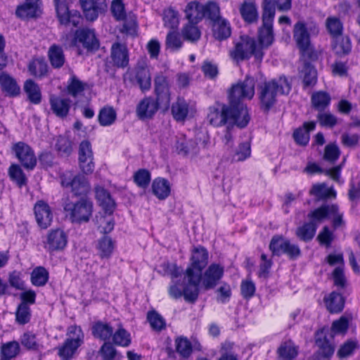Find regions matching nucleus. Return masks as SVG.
<instances>
[{
    "instance_id": "1",
    "label": "nucleus",
    "mask_w": 360,
    "mask_h": 360,
    "mask_svg": "<svg viewBox=\"0 0 360 360\" xmlns=\"http://www.w3.org/2000/svg\"><path fill=\"white\" fill-rule=\"evenodd\" d=\"M207 118L209 123L214 127L229 124L243 128L250 121L247 110L242 107L238 112L230 103L228 105L217 104L210 107Z\"/></svg>"
},
{
    "instance_id": "2",
    "label": "nucleus",
    "mask_w": 360,
    "mask_h": 360,
    "mask_svg": "<svg viewBox=\"0 0 360 360\" xmlns=\"http://www.w3.org/2000/svg\"><path fill=\"white\" fill-rule=\"evenodd\" d=\"M291 85L285 77H280L264 82L259 89V96L262 108L268 110L276 101L278 95L288 94Z\"/></svg>"
},
{
    "instance_id": "3",
    "label": "nucleus",
    "mask_w": 360,
    "mask_h": 360,
    "mask_svg": "<svg viewBox=\"0 0 360 360\" xmlns=\"http://www.w3.org/2000/svg\"><path fill=\"white\" fill-rule=\"evenodd\" d=\"M229 54L237 62L248 60L252 56L257 61L261 62L264 56V53L256 40L248 35L241 36L235 42V46Z\"/></svg>"
},
{
    "instance_id": "4",
    "label": "nucleus",
    "mask_w": 360,
    "mask_h": 360,
    "mask_svg": "<svg viewBox=\"0 0 360 360\" xmlns=\"http://www.w3.org/2000/svg\"><path fill=\"white\" fill-rule=\"evenodd\" d=\"M255 81L252 77L247 76L245 79L233 84L229 91V103L238 112L242 107L248 110L247 107L242 103V100H251L255 95Z\"/></svg>"
},
{
    "instance_id": "5",
    "label": "nucleus",
    "mask_w": 360,
    "mask_h": 360,
    "mask_svg": "<svg viewBox=\"0 0 360 360\" xmlns=\"http://www.w3.org/2000/svg\"><path fill=\"white\" fill-rule=\"evenodd\" d=\"M310 216L321 223L325 219H329L333 230H344L346 227L344 213L336 204H323L311 212Z\"/></svg>"
},
{
    "instance_id": "6",
    "label": "nucleus",
    "mask_w": 360,
    "mask_h": 360,
    "mask_svg": "<svg viewBox=\"0 0 360 360\" xmlns=\"http://www.w3.org/2000/svg\"><path fill=\"white\" fill-rule=\"evenodd\" d=\"M271 0H263L262 25L259 30L258 45L262 48L270 46L274 41L273 22L276 14L275 8L271 5Z\"/></svg>"
},
{
    "instance_id": "7",
    "label": "nucleus",
    "mask_w": 360,
    "mask_h": 360,
    "mask_svg": "<svg viewBox=\"0 0 360 360\" xmlns=\"http://www.w3.org/2000/svg\"><path fill=\"white\" fill-rule=\"evenodd\" d=\"M219 11V6L213 1H208L206 4L202 5L199 2L194 1L189 2L185 9V18L188 22L198 24L204 18H215Z\"/></svg>"
},
{
    "instance_id": "8",
    "label": "nucleus",
    "mask_w": 360,
    "mask_h": 360,
    "mask_svg": "<svg viewBox=\"0 0 360 360\" xmlns=\"http://www.w3.org/2000/svg\"><path fill=\"white\" fill-rule=\"evenodd\" d=\"M61 186L75 195H83L90 191V184L84 175L71 170L62 172L60 175Z\"/></svg>"
},
{
    "instance_id": "9",
    "label": "nucleus",
    "mask_w": 360,
    "mask_h": 360,
    "mask_svg": "<svg viewBox=\"0 0 360 360\" xmlns=\"http://www.w3.org/2000/svg\"><path fill=\"white\" fill-rule=\"evenodd\" d=\"M63 209L72 222H87L92 215L93 203L87 198H81L75 202H65Z\"/></svg>"
},
{
    "instance_id": "10",
    "label": "nucleus",
    "mask_w": 360,
    "mask_h": 360,
    "mask_svg": "<svg viewBox=\"0 0 360 360\" xmlns=\"http://www.w3.org/2000/svg\"><path fill=\"white\" fill-rule=\"evenodd\" d=\"M84 338V335L80 327L70 326L68 329L65 341L58 348V354L60 359L70 360L77 349L83 344Z\"/></svg>"
},
{
    "instance_id": "11",
    "label": "nucleus",
    "mask_w": 360,
    "mask_h": 360,
    "mask_svg": "<svg viewBox=\"0 0 360 360\" xmlns=\"http://www.w3.org/2000/svg\"><path fill=\"white\" fill-rule=\"evenodd\" d=\"M319 33L318 27L314 24H307L302 20L297 21L293 27V38L302 53L310 50V35Z\"/></svg>"
},
{
    "instance_id": "12",
    "label": "nucleus",
    "mask_w": 360,
    "mask_h": 360,
    "mask_svg": "<svg viewBox=\"0 0 360 360\" xmlns=\"http://www.w3.org/2000/svg\"><path fill=\"white\" fill-rule=\"evenodd\" d=\"M125 77L132 84H137L142 91H148L151 86V76L149 66L143 61H139L136 66L129 70Z\"/></svg>"
},
{
    "instance_id": "13",
    "label": "nucleus",
    "mask_w": 360,
    "mask_h": 360,
    "mask_svg": "<svg viewBox=\"0 0 360 360\" xmlns=\"http://www.w3.org/2000/svg\"><path fill=\"white\" fill-rule=\"evenodd\" d=\"M171 80L163 72H159L155 76L154 91L157 101L166 108L171 101Z\"/></svg>"
},
{
    "instance_id": "14",
    "label": "nucleus",
    "mask_w": 360,
    "mask_h": 360,
    "mask_svg": "<svg viewBox=\"0 0 360 360\" xmlns=\"http://www.w3.org/2000/svg\"><path fill=\"white\" fill-rule=\"evenodd\" d=\"M269 249L274 255L285 254L290 258H296L300 255L299 247L281 236H274L270 242Z\"/></svg>"
},
{
    "instance_id": "15",
    "label": "nucleus",
    "mask_w": 360,
    "mask_h": 360,
    "mask_svg": "<svg viewBox=\"0 0 360 360\" xmlns=\"http://www.w3.org/2000/svg\"><path fill=\"white\" fill-rule=\"evenodd\" d=\"M53 3L60 24L74 27L79 25L82 20L80 13L77 11H70L66 0H53Z\"/></svg>"
},
{
    "instance_id": "16",
    "label": "nucleus",
    "mask_w": 360,
    "mask_h": 360,
    "mask_svg": "<svg viewBox=\"0 0 360 360\" xmlns=\"http://www.w3.org/2000/svg\"><path fill=\"white\" fill-rule=\"evenodd\" d=\"M68 244V235L61 229L50 230L44 240V248L49 252L61 251Z\"/></svg>"
},
{
    "instance_id": "17",
    "label": "nucleus",
    "mask_w": 360,
    "mask_h": 360,
    "mask_svg": "<svg viewBox=\"0 0 360 360\" xmlns=\"http://www.w3.org/2000/svg\"><path fill=\"white\" fill-rule=\"evenodd\" d=\"M12 150L25 168L34 169L37 165V158L30 146L24 142H18L13 146Z\"/></svg>"
},
{
    "instance_id": "18",
    "label": "nucleus",
    "mask_w": 360,
    "mask_h": 360,
    "mask_svg": "<svg viewBox=\"0 0 360 360\" xmlns=\"http://www.w3.org/2000/svg\"><path fill=\"white\" fill-rule=\"evenodd\" d=\"M224 268L219 264H211L203 274L201 273L200 281L205 290L214 288L223 277Z\"/></svg>"
},
{
    "instance_id": "19",
    "label": "nucleus",
    "mask_w": 360,
    "mask_h": 360,
    "mask_svg": "<svg viewBox=\"0 0 360 360\" xmlns=\"http://www.w3.org/2000/svg\"><path fill=\"white\" fill-rule=\"evenodd\" d=\"M75 44H82L87 51H97L100 46V42L96 36L95 31L89 28H82L75 32Z\"/></svg>"
},
{
    "instance_id": "20",
    "label": "nucleus",
    "mask_w": 360,
    "mask_h": 360,
    "mask_svg": "<svg viewBox=\"0 0 360 360\" xmlns=\"http://www.w3.org/2000/svg\"><path fill=\"white\" fill-rule=\"evenodd\" d=\"M208 260V252L202 247L195 248L192 253L191 263L186 270V273L195 274L194 278H197L198 275L201 276L202 269L207 265Z\"/></svg>"
},
{
    "instance_id": "21",
    "label": "nucleus",
    "mask_w": 360,
    "mask_h": 360,
    "mask_svg": "<svg viewBox=\"0 0 360 360\" xmlns=\"http://www.w3.org/2000/svg\"><path fill=\"white\" fill-rule=\"evenodd\" d=\"M84 14L88 20L94 21L107 8L105 0H79Z\"/></svg>"
},
{
    "instance_id": "22",
    "label": "nucleus",
    "mask_w": 360,
    "mask_h": 360,
    "mask_svg": "<svg viewBox=\"0 0 360 360\" xmlns=\"http://www.w3.org/2000/svg\"><path fill=\"white\" fill-rule=\"evenodd\" d=\"M34 212L37 223L41 229L51 226L53 212L47 202L44 200L37 201L34 206Z\"/></svg>"
},
{
    "instance_id": "23",
    "label": "nucleus",
    "mask_w": 360,
    "mask_h": 360,
    "mask_svg": "<svg viewBox=\"0 0 360 360\" xmlns=\"http://www.w3.org/2000/svg\"><path fill=\"white\" fill-rule=\"evenodd\" d=\"M195 274L191 273H185V278L187 281V284L184 288V297L186 301L189 302H194L198 299L199 295V288L201 276H197L194 278Z\"/></svg>"
},
{
    "instance_id": "24",
    "label": "nucleus",
    "mask_w": 360,
    "mask_h": 360,
    "mask_svg": "<svg viewBox=\"0 0 360 360\" xmlns=\"http://www.w3.org/2000/svg\"><path fill=\"white\" fill-rule=\"evenodd\" d=\"M212 22L213 31L215 37L219 40L229 38L231 34V29L229 22L220 15V9L215 18H210Z\"/></svg>"
},
{
    "instance_id": "25",
    "label": "nucleus",
    "mask_w": 360,
    "mask_h": 360,
    "mask_svg": "<svg viewBox=\"0 0 360 360\" xmlns=\"http://www.w3.org/2000/svg\"><path fill=\"white\" fill-rule=\"evenodd\" d=\"M195 111L193 105L182 98H178L172 105V114L178 122L184 121L186 117Z\"/></svg>"
},
{
    "instance_id": "26",
    "label": "nucleus",
    "mask_w": 360,
    "mask_h": 360,
    "mask_svg": "<svg viewBox=\"0 0 360 360\" xmlns=\"http://www.w3.org/2000/svg\"><path fill=\"white\" fill-rule=\"evenodd\" d=\"M49 103L52 112L57 117L64 118L69 112L71 101L68 98L51 95L49 97Z\"/></svg>"
},
{
    "instance_id": "27",
    "label": "nucleus",
    "mask_w": 360,
    "mask_h": 360,
    "mask_svg": "<svg viewBox=\"0 0 360 360\" xmlns=\"http://www.w3.org/2000/svg\"><path fill=\"white\" fill-rule=\"evenodd\" d=\"M239 13L243 20L248 24L257 22L259 19L257 7L254 1H244L239 6Z\"/></svg>"
},
{
    "instance_id": "28",
    "label": "nucleus",
    "mask_w": 360,
    "mask_h": 360,
    "mask_svg": "<svg viewBox=\"0 0 360 360\" xmlns=\"http://www.w3.org/2000/svg\"><path fill=\"white\" fill-rule=\"evenodd\" d=\"M40 0H25L17 7L15 14L20 18H33L40 12Z\"/></svg>"
},
{
    "instance_id": "29",
    "label": "nucleus",
    "mask_w": 360,
    "mask_h": 360,
    "mask_svg": "<svg viewBox=\"0 0 360 360\" xmlns=\"http://www.w3.org/2000/svg\"><path fill=\"white\" fill-rule=\"evenodd\" d=\"M158 102L151 97L143 98L137 105L136 114L141 119L150 118L158 110Z\"/></svg>"
},
{
    "instance_id": "30",
    "label": "nucleus",
    "mask_w": 360,
    "mask_h": 360,
    "mask_svg": "<svg viewBox=\"0 0 360 360\" xmlns=\"http://www.w3.org/2000/svg\"><path fill=\"white\" fill-rule=\"evenodd\" d=\"M315 338L319 354L323 358H330L334 354L335 345L328 341L323 330L316 332Z\"/></svg>"
},
{
    "instance_id": "31",
    "label": "nucleus",
    "mask_w": 360,
    "mask_h": 360,
    "mask_svg": "<svg viewBox=\"0 0 360 360\" xmlns=\"http://www.w3.org/2000/svg\"><path fill=\"white\" fill-rule=\"evenodd\" d=\"M111 59L115 65L124 68L129 63V57L126 46L120 43H115L111 47Z\"/></svg>"
},
{
    "instance_id": "32",
    "label": "nucleus",
    "mask_w": 360,
    "mask_h": 360,
    "mask_svg": "<svg viewBox=\"0 0 360 360\" xmlns=\"http://www.w3.org/2000/svg\"><path fill=\"white\" fill-rule=\"evenodd\" d=\"M308 217L311 221L299 226L295 233L297 238L304 242L312 240L315 236L318 224L321 223L320 221L314 220L313 217L310 216V212L308 214Z\"/></svg>"
},
{
    "instance_id": "33",
    "label": "nucleus",
    "mask_w": 360,
    "mask_h": 360,
    "mask_svg": "<svg viewBox=\"0 0 360 360\" xmlns=\"http://www.w3.org/2000/svg\"><path fill=\"white\" fill-rule=\"evenodd\" d=\"M96 198L105 211V212H113L115 203L107 190L101 186L95 188Z\"/></svg>"
},
{
    "instance_id": "34",
    "label": "nucleus",
    "mask_w": 360,
    "mask_h": 360,
    "mask_svg": "<svg viewBox=\"0 0 360 360\" xmlns=\"http://www.w3.org/2000/svg\"><path fill=\"white\" fill-rule=\"evenodd\" d=\"M327 309L330 313L340 312L345 306V300L340 293L332 292L323 298Z\"/></svg>"
},
{
    "instance_id": "35",
    "label": "nucleus",
    "mask_w": 360,
    "mask_h": 360,
    "mask_svg": "<svg viewBox=\"0 0 360 360\" xmlns=\"http://www.w3.org/2000/svg\"><path fill=\"white\" fill-rule=\"evenodd\" d=\"M309 193L319 200L335 199L336 198V191L334 188L328 187L325 183L314 184Z\"/></svg>"
},
{
    "instance_id": "36",
    "label": "nucleus",
    "mask_w": 360,
    "mask_h": 360,
    "mask_svg": "<svg viewBox=\"0 0 360 360\" xmlns=\"http://www.w3.org/2000/svg\"><path fill=\"white\" fill-rule=\"evenodd\" d=\"M20 343L24 347L32 351L39 352L44 349L41 340L31 331L23 333L20 338Z\"/></svg>"
},
{
    "instance_id": "37",
    "label": "nucleus",
    "mask_w": 360,
    "mask_h": 360,
    "mask_svg": "<svg viewBox=\"0 0 360 360\" xmlns=\"http://www.w3.org/2000/svg\"><path fill=\"white\" fill-rule=\"evenodd\" d=\"M175 148L176 152L182 155H186L190 153L196 154L198 153L196 143L191 140H187L183 135H181L176 139Z\"/></svg>"
},
{
    "instance_id": "38",
    "label": "nucleus",
    "mask_w": 360,
    "mask_h": 360,
    "mask_svg": "<svg viewBox=\"0 0 360 360\" xmlns=\"http://www.w3.org/2000/svg\"><path fill=\"white\" fill-rule=\"evenodd\" d=\"M0 85L2 90L11 96H17L20 93V86L16 81L5 72L0 75Z\"/></svg>"
},
{
    "instance_id": "39",
    "label": "nucleus",
    "mask_w": 360,
    "mask_h": 360,
    "mask_svg": "<svg viewBox=\"0 0 360 360\" xmlns=\"http://www.w3.org/2000/svg\"><path fill=\"white\" fill-rule=\"evenodd\" d=\"M96 248L101 259H108L114 250L115 242L110 236L105 235L98 240Z\"/></svg>"
},
{
    "instance_id": "40",
    "label": "nucleus",
    "mask_w": 360,
    "mask_h": 360,
    "mask_svg": "<svg viewBox=\"0 0 360 360\" xmlns=\"http://www.w3.org/2000/svg\"><path fill=\"white\" fill-rule=\"evenodd\" d=\"M281 360H292L297 356L298 347L291 340L281 344L277 350Z\"/></svg>"
},
{
    "instance_id": "41",
    "label": "nucleus",
    "mask_w": 360,
    "mask_h": 360,
    "mask_svg": "<svg viewBox=\"0 0 360 360\" xmlns=\"http://www.w3.org/2000/svg\"><path fill=\"white\" fill-rule=\"evenodd\" d=\"M153 194L160 200L167 198L170 193V185L169 181L162 178L155 179L152 184Z\"/></svg>"
},
{
    "instance_id": "42",
    "label": "nucleus",
    "mask_w": 360,
    "mask_h": 360,
    "mask_svg": "<svg viewBox=\"0 0 360 360\" xmlns=\"http://www.w3.org/2000/svg\"><path fill=\"white\" fill-rule=\"evenodd\" d=\"M300 75L305 86L314 85L316 82V71L310 63L304 61L300 67Z\"/></svg>"
},
{
    "instance_id": "43",
    "label": "nucleus",
    "mask_w": 360,
    "mask_h": 360,
    "mask_svg": "<svg viewBox=\"0 0 360 360\" xmlns=\"http://www.w3.org/2000/svg\"><path fill=\"white\" fill-rule=\"evenodd\" d=\"M330 96L323 91L314 92L311 97L313 108L319 111H323L330 103Z\"/></svg>"
},
{
    "instance_id": "44",
    "label": "nucleus",
    "mask_w": 360,
    "mask_h": 360,
    "mask_svg": "<svg viewBox=\"0 0 360 360\" xmlns=\"http://www.w3.org/2000/svg\"><path fill=\"white\" fill-rule=\"evenodd\" d=\"M48 56L51 65L54 68H60L64 65L65 58L60 46L56 44L51 46Z\"/></svg>"
},
{
    "instance_id": "45",
    "label": "nucleus",
    "mask_w": 360,
    "mask_h": 360,
    "mask_svg": "<svg viewBox=\"0 0 360 360\" xmlns=\"http://www.w3.org/2000/svg\"><path fill=\"white\" fill-rule=\"evenodd\" d=\"M112 212H105V214L99 213L96 215V224L100 231L104 234L110 233L115 226V221L112 215Z\"/></svg>"
},
{
    "instance_id": "46",
    "label": "nucleus",
    "mask_w": 360,
    "mask_h": 360,
    "mask_svg": "<svg viewBox=\"0 0 360 360\" xmlns=\"http://www.w3.org/2000/svg\"><path fill=\"white\" fill-rule=\"evenodd\" d=\"M112 327L107 323L98 321L92 326V334L96 338L107 340L112 335Z\"/></svg>"
},
{
    "instance_id": "47",
    "label": "nucleus",
    "mask_w": 360,
    "mask_h": 360,
    "mask_svg": "<svg viewBox=\"0 0 360 360\" xmlns=\"http://www.w3.org/2000/svg\"><path fill=\"white\" fill-rule=\"evenodd\" d=\"M184 39L191 43L198 41L201 37V32L196 23L187 22L181 29Z\"/></svg>"
},
{
    "instance_id": "48",
    "label": "nucleus",
    "mask_w": 360,
    "mask_h": 360,
    "mask_svg": "<svg viewBox=\"0 0 360 360\" xmlns=\"http://www.w3.org/2000/svg\"><path fill=\"white\" fill-rule=\"evenodd\" d=\"M24 91L29 101L34 104H39L41 100V91L39 86L31 79L25 82Z\"/></svg>"
},
{
    "instance_id": "49",
    "label": "nucleus",
    "mask_w": 360,
    "mask_h": 360,
    "mask_svg": "<svg viewBox=\"0 0 360 360\" xmlns=\"http://www.w3.org/2000/svg\"><path fill=\"white\" fill-rule=\"evenodd\" d=\"M117 113L113 108L106 106L103 108L98 115V122L101 126L112 125L116 120Z\"/></svg>"
},
{
    "instance_id": "50",
    "label": "nucleus",
    "mask_w": 360,
    "mask_h": 360,
    "mask_svg": "<svg viewBox=\"0 0 360 360\" xmlns=\"http://www.w3.org/2000/svg\"><path fill=\"white\" fill-rule=\"evenodd\" d=\"M326 26L328 32L333 38H339L341 37L343 26L338 18L334 16L327 18Z\"/></svg>"
},
{
    "instance_id": "51",
    "label": "nucleus",
    "mask_w": 360,
    "mask_h": 360,
    "mask_svg": "<svg viewBox=\"0 0 360 360\" xmlns=\"http://www.w3.org/2000/svg\"><path fill=\"white\" fill-rule=\"evenodd\" d=\"M164 25L171 30H176L179 25V13L173 8H168L163 13Z\"/></svg>"
},
{
    "instance_id": "52",
    "label": "nucleus",
    "mask_w": 360,
    "mask_h": 360,
    "mask_svg": "<svg viewBox=\"0 0 360 360\" xmlns=\"http://www.w3.org/2000/svg\"><path fill=\"white\" fill-rule=\"evenodd\" d=\"M175 347L177 353L184 358H188L192 353L191 343L186 338L182 336L176 338Z\"/></svg>"
},
{
    "instance_id": "53",
    "label": "nucleus",
    "mask_w": 360,
    "mask_h": 360,
    "mask_svg": "<svg viewBox=\"0 0 360 360\" xmlns=\"http://www.w3.org/2000/svg\"><path fill=\"white\" fill-rule=\"evenodd\" d=\"M49 279V272L45 268L39 266L35 268L31 274V281L34 285L43 286Z\"/></svg>"
},
{
    "instance_id": "54",
    "label": "nucleus",
    "mask_w": 360,
    "mask_h": 360,
    "mask_svg": "<svg viewBox=\"0 0 360 360\" xmlns=\"http://www.w3.org/2000/svg\"><path fill=\"white\" fill-rule=\"evenodd\" d=\"M20 352V346L18 342L13 341L4 344L1 347V356L5 360H10L18 355Z\"/></svg>"
},
{
    "instance_id": "55",
    "label": "nucleus",
    "mask_w": 360,
    "mask_h": 360,
    "mask_svg": "<svg viewBox=\"0 0 360 360\" xmlns=\"http://www.w3.org/2000/svg\"><path fill=\"white\" fill-rule=\"evenodd\" d=\"M112 340L116 345L127 347L131 344V335L123 328H120L114 333Z\"/></svg>"
},
{
    "instance_id": "56",
    "label": "nucleus",
    "mask_w": 360,
    "mask_h": 360,
    "mask_svg": "<svg viewBox=\"0 0 360 360\" xmlns=\"http://www.w3.org/2000/svg\"><path fill=\"white\" fill-rule=\"evenodd\" d=\"M31 319V310L26 303H20L15 312L16 321L20 325L27 323Z\"/></svg>"
},
{
    "instance_id": "57",
    "label": "nucleus",
    "mask_w": 360,
    "mask_h": 360,
    "mask_svg": "<svg viewBox=\"0 0 360 360\" xmlns=\"http://www.w3.org/2000/svg\"><path fill=\"white\" fill-rule=\"evenodd\" d=\"M357 349L358 343L356 341H347L340 346L337 352V356L340 359H347L352 356Z\"/></svg>"
},
{
    "instance_id": "58",
    "label": "nucleus",
    "mask_w": 360,
    "mask_h": 360,
    "mask_svg": "<svg viewBox=\"0 0 360 360\" xmlns=\"http://www.w3.org/2000/svg\"><path fill=\"white\" fill-rule=\"evenodd\" d=\"M182 41L178 32L174 30L168 32L165 45L166 48L173 51H178L182 46Z\"/></svg>"
},
{
    "instance_id": "59",
    "label": "nucleus",
    "mask_w": 360,
    "mask_h": 360,
    "mask_svg": "<svg viewBox=\"0 0 360 360\" xmlns=\"http://www.w3.org/2000/svg\"><path fill=\"white\" fill-rule=\"evenodd\" d=\"M147 319L153 330L160 331L165 328L166 323L165 319L156 311H149L147 315Z\"/></svg>"
},
{
    "instance_id": "60",
    "label": "nucleus",
    "mask_w": 360,
    "mask_h": 360,
    "mask_svg": "<svg viewBox=\"0 0 360 360\" xmlns=\"http://www.w3.org/2000/svg\"><path fill=\"white\" fill-rule=\"evenodd\" d=\"M334 231L333 229H330L328 226H323L317 236L319 243L329 248L335 239Z\"/></svg>"
},
{
    "instance_id": "61",
    "label": "nucleus",
    "mask_w": 360,
    "mask_h": 360,
    "mask_svg": "<svg viewBox=\"0 0 360 360\" xmlns=\"http://www.w3.org/2000/svg\"><path fill=\"white\" fill-rule=\"evenodd\" d=\"M99 353L103 360H115L121 357L114 346L110 342H105L101 346Z\"/></svg>"
},
{
    "instance_id": "62",
    "label": "nucleus",
    "mask_w": 360,
    "mask_h": 360,
    "mask_svg": "<svg viewBox=\"0 0 360 360\" xmlns=\"http://www.w3.org/2000/svg\"><path fill=\"white\" fill-rule=\"evenodd\" d=\"M333 49L338 54H346L351 50L350 40L347 37L334 38Z\"/></svg>"
},
{
    "instance_id": "63",
    "label": "nucleus",
    "mask_w": 360,
    "mask_h": 360,
    "mask_svg": "<svg viewBox=\"0 0 360 360\" xmlns=\"http://www.w3.org/2000/svg\"><path fill=\"white\" fill-rule=\"evenodd\" d=\"M85 84L75 75H72L68 84V91L71 96L76 97L84 90Z\"/></svg>"
},
{
    "instance_id": "64",
    "label": "nucleus",
    "mask_w": 360,
    "mask_h": 360,
    "mask_svg": "<svg viewBox=\"0 0 360 360\" xmlns=\"http://www.w3.org/2000/svg\"><path fill=\"white\" fill-rule=\"evenodd\" d=\"M340 155L339 147L334 143L326 146L324 149L323 159L330 163H334Z\"/></svg>"
}]
</instances>
